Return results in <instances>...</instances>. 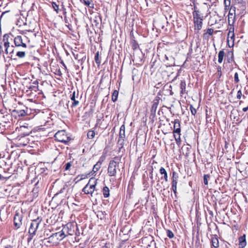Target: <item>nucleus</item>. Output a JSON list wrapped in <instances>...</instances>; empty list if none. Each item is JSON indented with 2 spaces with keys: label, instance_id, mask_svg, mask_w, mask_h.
Masks as SVG:
<instances>
[{
  "label": "nucleus",
  "instance_id": "obj_1",
  "mask_svg": "<svg viewBox=\"0 0 248 248\" xmlns=\"http://www.w3.org/2000/svg\"><path fill=\"white\" fill-rule=\"evenodd\" d=\"M193 16V22L194 24V30L197 32L202 29V21L203 16L201 13L200 10L196 6L194 7V11L192 12Z\"/></svg>",
  "mask_w": 248,
  "mask_h": 248
},
{
  "label": "nucleus",
  "instance_id": "obj_2",
  "mask_svg": "<svg viewBox=\"0 0 248 248\" xmlns=\"http://www.w3.org/2000/svg\"><path fill=\"white\" fill-rule=\"evenodd\" d=\"M120 159L121 157L116 156L114 157L113 160L110 161L108 168V173L109 176H115L116 175Z\"/></svg>",
  "mask_w": 248,
  "mask_h": 248
},
{
  "label": "nucleus",
  "instance_id": "obj_3",
  "mask_svg": "<svg viewBox=\"0 0 248 248\" xmlns=\"http://www.w3.org/2000/svg\"><path fill=\"white\" fill-rule=\"evenodd\" d=\"M97 184V180L94 178H91L89 179L88 184L83 187L82 191L85 194H90L93 196V194L95 190V187Z\"/></svg>",
  "mask_w": 248,
  "mask_h": 248
},
{
  "label": "nucleus",
  "instance_id": "obj_4",
  "mask_svg": "<svg viewBox=\"0 0 248 248\" xmlns=\"http://www.w3.org/2000/svg\"><path fill=\"white\" fill-rule=\"evenodd\" d=\"M9 35L6 34L3 36V47L4 48V53L9 54L10 57L12 58L14 53V46H10V42L9 41Z\"/></svg>",
  "mask_w": 248,
  "mask_h": 248
},
{
  "label": "nucleus",
  "instance_id": "obj_5",
  "mask_svg": "<svg viewBox=\"0 0 248 248\" xmlns=\"http://www.w3.org/2000/svg\"><path fill=\"white\" fill-rule=\"evenodd\" d=\"M42 220V219L41 218L38 217L37 218L31 221L29 229V233L30 234L32 235V236H34L36 232L39 228Z\"/></svg>",
  "mask_w": 248,
  "mask_h": 248
},
{
  "label": "nucleus",
  "instance_id": "obj_6",
  "mask_svg": "<svg viewBox=\"0 0 248 248\" xmlns=\"http://www.w3.org/2000/svg\"><path fill=\"white\" fill-rule=\"evenodd\" d=\"M54 137L56 140L64 143H67L70 140V138L66 135L64 130L58 131Z\"/></svg>",
  "mask_w": 248,
  "mask_h": 248
},
{
  "label": "nucleus",
  "instance_id": "obj_7",
  "mask_svg": "<svg viewBox=\"0 0 248 248\" xmlns=\"http://www.w3.org/2000/svg\"><path fill=\"white\" fill-rule=\"evenodd\" d=\"M68 229V224L66 227H64L63 229L59 232L54 233L51 234L49 238H56L57 240H62L66 236L65 233V231Z\"/></svg>",
  "mask_w": 248,
  "mask_h": 248
},
{
  "label": "nucleus",
  "instance_id": "obj_8",
  "mask_svg": "<svg viewBox=\"0 0 248 248\" xmlns=\"http://www.w3.org/2000/svg\"><path fill=\"white\" fill-rule=\"evenodd\" d=\"M23 215L17 213L16 214L14 218V226L16 229H19L22 224Z\"/></svg>",
  "mask_w": 248,
  "mask_h": 248
},
{
  "label": "nucleus",
  "instance_id": "obj_9",
  "mask_svg": "<svg viewBox=\"0 0 248 248\" xmlns=\"http://www.w3.org/2000/svg\"><path fill=\"white\" fill-rule=\"evenodd\" d=\"M14 44L16 47H27L26 44L23 42L22 36L20 35H18L14 38Z\"/></svg>",
  "mask_w": 248,
  "mask_h": 248
},
{
  "label": "nucleus",
  "instance_id": "obj_10",
  "mask_svg": "<svg viewBox=\"0 0 248 248\" xmlns=\"http://www.w3.org/2000/svg\"><path fill=\"white\" fill-rule=\"evenodd\" d=\"M235 9H236L235 7L231 6V10H230V11L229 13L228 16V23H229V25L231 26H233V24L235 21V15H233V14L232 13H231V11L232 10H233V11L235 13Z\"/></svg>",
  "mask_w": 248,
  "mask_h": 248
},
{
  "label": "nucleus",
  "instance_id": "obj_11",
  "mask_svg": "<svg viewBox=\"0 0 248 248\" xmlns=\"http://www.w3.org/2000/svg\"><path fill=\"white\" fill-rule=\"evenodd\" d=\"M124 138H125V126L124 124H123L120 127V132H119V138L118 142H121V144H122L124 141Z\"/></svg>",
  "mask_w": 248,
  "mask_h": 248
},
{
  "label": "nucleus",
  "instance_id": "obj_12",
  "mask_svg": "<svg viewBox=\"0 0 248 248\" xmlns=\"http://www.w3.org/2000/svg\"><path fill=\"white\" fill-rule=\"evenodd\" d=\"M211 245L215 248L219 247V241L217 235H212L211 239Z\"/></svg>",
  "mask_w": 248,
  "mask_h": 248
},
{
  "label": "nucleus",
  "instance_id": "obj_13",
  "mask_svg": "<svg viewBox=\"0 0 248 248\" xmlns=\"http://www.w3.org/2000/svg\"><path fill=\"white\" fill-rule=\"evenodd\" d=\"M246 237V234H244L242 236L239 237V248H244L247 245Z\"/></svg>",
  "mask_w": 248,
  "mask_h": 248
},
{
  "label": "nucleus",
  "instance_id": "obj_14",
  "mask_svg": "<svg viewBox=\"0 0 248 248\" xmlns=\"http://www.w3.org/2000/svg\"><path fill=\"white\" fill-rule=\"evenodd\" d=\"M76 93L75 91H74L72 93V94L71 95V96H70L71 100L73 101L71 105V107H72V108L76 107L79 104V101L76 99ZM77 96H78V93H77ZM77 98H78V96H77Z\"/></svg>",
  "mask_w": 248,
  "mask_h": 248
},
{
  "label": "nucleus",
  "instance_id": "obj_15",
  "mask_svg": "<svg viewBox=\"0 0 248 248\" xmlns=\"http://www.w3.org/2000/svg\"><path fill=\"white\" fill-rule=\"evenodd\" d=\"M235 4L241 9H246L245 3L243 0H234Z\"/></svg>",
  "mask_w": 248,
  "mask_h": 248
},
{
  "label": "nucleus",
  "instance_id": "obj_16",
  "mask_svg": "<svg viewBox=\"0 0 248 248\" xmlns=\"http://www.w3.org/2000/svg\"><path fill=\"white\" fill-rule=\"evenodd\" d=\"M13 113L17 114L19 117L24 116L26 115V112L23 109H14Z\"/></svg>",
  "mask_w": 248,
  "mask_h": 248
},
{
  "label": "nucleus",
  "instance_id": "obj_17",
  "mask_svg": "<svg viewBox=\"0 0 248 248\" xmlns=\"http://www.w3.org/2000/svg\"><path fill=\"white\" fill-rule=\"evenodd\" d=\"M214 32V29L212 28H208L206 31L203 34V37L205 39H208L209 35H212Z\"/></svg>",
  "mask_w": 248,
  "mask_h": 248
},
{
  "label": "nucleus",
  "instance_id": "obj_18",
  "mask_svg": "<svg viewBox=\"0 0 248 248\" xmlns=\"http://www.w3.org/2000/svg\"><path fill=\"white\" fill-rule=\"evenodd\" d=\"M159 172H160V174H163V176H164L163 177H161V179L163 178L166 182H167L168 181V174H167V172L166 170H165V169L163 167H161L159 170Z\"/></svg>",
  "mask_w": 248,
  "mask_h": 248
},
{
  "label": "nucleus",
  "instance_id": "obj_19",
  "mask_svg": "<svg viewBox=\"0 0 248 248\" xmlns=\"http://www.w3.org/2000/svg\"><path fill=\"white\" fill-rule=\"evenodd\" d=\"M225 55V52L223 50H221L219 51L218 54V62L219 63H221L223 61V58Z\"/></svg>",
  "mask_w": 248,
  "mask_h": 248
},
{
  "label": "nucleus",
  "instance_id": "obj_20",
  "mask_svg": "<svg viewBox=\"0 0 248 248\" xmlns=\"http://www.w3.org/2000/svg\"><path fill=\"white\" fill-rule=\"evenodd\" d=\"M103 194L105 198H108L109 196V189L108 186H105L103 187Z\"/></svg>",
  "mask_w": 248,
  "mask_h": 248
},
{
  "label": "nucleus",
  "instance_id": "obj_21",
  "mask_svg": "<svg viewBox=\"0 0 248 248\" xmlns=\"http://www.w3.org/2000/svg\"><path fill=\"white\" fill-rule=\"evenodd\" d=\"M26 128H27V127L26 126H22L20 127L21 130L22 131H24V132L21 134V135H22V137H25V136H28V135H29L30 133H31L30 131H29L28 132H25V130Z\"/></svg>",
  "mask_w": 248,
  "mask_h": 248
},
{
  "label": "nucleus",
  "instance_id": "obj_22",
  "mask_svg": "<svg viewBox=\"0 0 248 248\" xmlns=\"http://www.w3.org/2000/svg\"><path fill=\"white\" fill-rule=\"evenodd\" d=\"M84 3L90 8H93V4L92 0H83Z\"/></svg>",
  "mask_w": 248,
  "mask_h": 248
},
{
  "label": "nucleus",
  "instance_id": "obj_23",
  "mask_svg": "<svg viewBox=\"0 0 248 248\" xmlns=\"http://www.w3.org/2000/svg\"><path fill=\"white\" fill-rule=\"evenodd\" d=\"M101 165V162H98L95 165H94L93 171L94 172H95L98 170L100 168Z\"/></svg>",
  "mask_w": 248,
  "mask_h": 248
},
{
  "label": "nucleus",
  "instance_id": "obj_24",
  "mask_svg": "<svg viewBox=\"0 0 248 248\" xmlns=\"http://www.w3.org/2000/svg\"><path fill=\"white\" fill-rule=\"evenodd\" d=\"M118 95V92L117 90H114L112 95V100L113 102H115L117 100Z\"/></svg>",
  "mask_w": 248,
  "mask_h": 248
},
{
  "label": "nucleus",
  "instance_id": "obj_25",
  "mask_svg": "<svg viewBox=\"0 0 248 248\" xmlns=\"http://www.w3.org/2000/svg\"><path fill=\"white\" fill-rule=\"evenodd\" d=\"M95 132L93 130H89L87 133V137L89 139H92L94 137Z\"/></svg>",
  "mask_w": 248,
  "mask_h": 248
},
{
  "label": "nucleus",
  "instance_id": "obj_26",
  "mask_svg": "<svg viewBox=\"0 0 248 248\" xmlns=\"http://www.w3.org/2000/svg\"><path fill=\"white\" fill-rule=\"evenodd\" d=\"M230 34H232V35L230 36V38L233 42L234 40V28L232 27L229 29Z\"/></svg>",
  "mask_w": 248,
  "mask_h": 248
},
{
  "label": "nucleus",
  "instance_id": "obj_27",
  "mask_svg": "<svg viewBox=\"0 0 248 248\" xmlns=\"http://www.w3.org/2000/svg\"><path fill=\"white\" fill-rule=\"evenodd\" d=\"M177 182H172V190L175 194L177 193Z\"/></svg>",
  "mask_w": 248,
  "mask_h": 248
},
{
  "label": "nucleus",
  "instance_id": "obj_28",
  "mask_svg": "<svg viewBox=\"0 0 248 248\" xmlns=\"http://www.w3.org/2000/svg\"><path fill=\"white\" fill-rule=\"evenodd\" d=\"M186 82L185 81H181L180 83V88L181 89V93H183L184 91H185L186 89Z\"/></svg>",
  "mask_w": 248,
  "mask_h": 248
},
{
  "label": "nucleus",
  "instance_id": "obj_29",
  "mask_svg": "<svg viewBox=\"0 0 248 248\" xmlns=\"http://www.w3.org/2000/svg\"><path fill=\"white\" fill-rule=\"evenodd\" d=\"M173 135L174 136L175 134H178V135L181 136V128L180 127H179V125H178V127H176V128H174L173 129Z\"/></svg>",
  "mask_w": 248,
  "mask_h": 248
},
{
  "label": "nucleus",
  "instance_id": "obj_30",
  "mask_svg": "<svg viewBox=\"0 0 248 248\" xmlns=\"http://www.w3.org/2000/svg\"><path fill=\"white\" fill-rule=\"evenodd\" d=\"M25 52L23 51H19L16 53V56L20 58H23L25 57Z\"/></svg>",
  "mask_w": 248,
  "mask_h": 248
},
{
  "label": "nucleus",
  "instance_id": "obj_31",
  "mask_svg": "<svg viewBox=\"0 0 248 248\" xmlns=\"http://www.w3.org/2000/svg\"><path fill=\"white\" fill-rule=\"evenodd\" d=\"M51 4L54 11H55L57 13H59V5L57 4L55 2H52Z\"/></svg>",
  "mask_w": 248,
  "mask_h": 248
},
{
  "label": "nucleus",
  "instance_id": "obj_32",
  "mask_svg": "<svg viewBox=\"0 0 248 248\" xmlns=\"http://www.w3.org/2000/svg\"><path fill=\"white\" fill-rule=\"evenodd\" d=\"M178 179V174L176 172L173 171L172 173V182H177Z\"/></svg>",
  "mask_w": 248,
  "mask_h": 248
},
{
  "label": "nucleus",
  "instance_id": "obj_33",
  "mask_svg": "<svg viewBox=\"0 0 248 248\" xmlns=\"http://www.w3.org/2000/svg\"><path fill=\"white\" fill-rule=\"evenodd\" d=\"M157 107V104L156 103H154L152 106V108L151 109V111L152 113H155L156 111V109Z\"/></svg>",
  "mask_w": 248,
  "mask_h": 248
},
{
  "label": "nucleus",
  "instance_id": "obj_34",
  "mask_svg": "<svg viewBox=\"0 0 248 248\" xmlns=\"http://www.w3.org/2000/svg\"><path fill=\"white\" fill-rule=\"evenodd\" d=\"M95 61L97 64H100L101 60L99 58V52H97L95 55Z\"/></svg>",
  "mask_w": 248,
  "mask_h": 248
},
{
  "label": "nucleus",
  "instance_id": "obj_35",
  "mask_svg": "<svg viewBox=\"0 0 248 248\" xmlns=\"http://www.w3.org/2000/svg\"><path fill=\"white\" fill-rule=\"evenodd\" d=\"M209 178H210V175L209 174H205L204 175L203 182H204V184L205 185H208V180L209 179Z\"/></svg>",
  "mask_w": 248,
  "mask_h": 248
},
{
  "label": "nucleus",
  "instance_id": "obj_36",
  "mask_svg": "<svg viewBox=\"0 0 248 248\" xmlns=\"http://www.w3.org/2000/svg\"><path fill=\"white\" fill-rule=\"evenodd\" d=\"M174 139H175V140L176 141L177 144L179 145L181 143L180 136L178 135V136H177V135L175 134V135L174 136Z\"/></svg>",
  "mask_w": 248,
  "mask_h": 248
},
{
  "label": "nucleus",
  "instance_id": "obj_37",
  "mask_svg": "<svg viewBox=\"0 0 248 248\" xmlns=\"http://www.w3.org/2000/svg\"><path fill=\"white\" fill-rule=\"evenodd\" d=\"M189 108L191 114L193 115H195V114L197 113V111L196 109L193 107V106L192 105H190Z\"/></svg>",
  "mask_w": 248,
  "mask_h": 248
},
{
  "label": "nucleus",
  "instance_id": "obj_38",
  "mask_svg": "<svg viewBox=\"0 0 248 248\" xmlns=\"http://www.w3.org/2000/svg\"><path fill=\"white\" fill-rule=\"evenodd\" d=\"M167 234L169 238H172L174 237L173 233L170 230H168L167 231Z\"/></svg>",
  "mask_w": 248,
  "mask_h": 248
},
{
  "label": "nucleus",
  "instance_id": "obj_39",
  "mask_svg": "<svg viewBox=\"0 0 248 248\" xmlns=\"http://www.w3.org/2000/svg\"><path fill=\"white\" fill-rule=\"evenodd\" d=\"M72 165V162H68L65 165V170H69L70 167Z\"/></svg>",
  "mask_w": 248,
  "mask_h": 248
},
{
  "label": "nucleus",
  "instance_id": "obj_40",
  "mask_svg": "<svg viewBox=\"0 0 248 248\" xmlns=\"http://www.w3.org/2000/svg\"><path fill=\"white\" fill-rule=\"evenodd\" d=\"M178 125H179V127H180V121L178 119H175L174 120V128L178 127Z\"/></svg>",
  "mask_w": 248,
  "mask_h": 248
},
{
  "label": "nucleus",
  "instance_id": "obj_41",
  "mask_svg": "<svg viewBox=\"0 0 248 248\" xmlns=\"http://www.w3.org/2000/svg\"><path fill=\"white\" fill-rule=\"evenodd\" d=\"M61 7H62V9L63 11V14L64 16V17L65 18L66 15V8H65V6H64L63 2L62 3Z\"/></svg>",
  "mask_w": 248,
  "mask_h": 248
},
{
  "label": "nucleus",
  "instance_id": "obj_42",
  "mask_svg": "<svg viewBox=\"0 0 248 248\" xmlns=\"http://www.w3.org/2000/svg\"><path fill=\"white\" fill-rule=\"evenodd\" d=\"M234 81L236 82V83H238L239 82V78H238V74L237 73H235V74H234Z\"/></svg>",
  "mask_w": 248,
  "mask_h": 248
},
{
  "label": "nucleus",
  "instance_id": "obj_43",
  "mask_svg": "<svg viewBox=\"0 0 248 248\" xmlns=\"http://www.w3.org/2000/svg\"><path fill=\"white\" fill-rule=\"evenodd\" d=\"M217 75L220 77L221 76V67L220 66H218L217 68Z\"/></svg>",
  "mask_w": 248,
  "mask_h": 248
},
{
  "label": "nucleus",
  "instance_id": "obj_44",
  "mask_svg": "<svg viewBox=\"0 0 248 248\" xmlns=\"http://www.w3.org/2000/svg\"><path fill=\"white\" fill-rule=\"evenodd\" d=\"M146 240H149L151 242V243H152L153 241V240H152V237H151V236H149L148 237H147L142 239V242L144 241H145Z\"/></svg>",
  "mask_w": 248,
  "mask_h": 248
},
{
  "label": "nucleus",
  "instance_id": "obj_45",
  "mask_svg": "<svg viewBox=\"0 0 248 248\" xmlns=\"http://www.w3.org/2000/svg\"><path fill=\"white\" fill-rule=\"evenodd\" d=\"M224 7H229L231 4V1H224Z\"/></svg>",
  "mask_w": 248,
  "mask_h": 248
},
{
  "label": "nucleus",
  "instance_id": "obj_46",
  "mask_svg": "<svg viewBox=\"0 0 248 248\" xmlns=\"http://www.w3.org/2000/svg\"><path fill=\"white\" fill-rule=\"evenodd\" d=\"M241 96H242V92H241V90H239L237 93L236 98L238 99H240L241 98Z\"/></svg>",
  "mask_w": 248,
  "mask_h": 248
},
{
  "label": "nucleus",
  "instance_id": "obj_47",
  "mask_svg": "<svg viewBox=\"0 0 248 248\" xmlns=\"http://www.w3.org/2000/svg\"><path fill=\"white\" fill-rule=\"evenodd\" d=\"M65 232L69 235H72L73 234L72 231H71V230H69V228L68 229H67L66 231H65Z\"/></svg>",
  "mask_w": 248,
  "mask_h": 248
},
{
  "label": "nucleus",
  "instance_id": "obj_48",
  "mask_svg": "<svg viewBox=\"0 0 248 248\" xmlns=\"http://www.w3.org/2000/svg\"><path fill=\"white\" fill-rule=\"evenodd\" d=\"M33 237V236H32V235L30 234V237L28 238V242H30L32 239Z\"/></svg>",
  "mask_w": 248,
  "mask_h": 248
},
{
  "label": "nucleus",
  "instance_id": "obj_49",
  "mask_svg": "<svg viewBox=\"0 0 248 248\" xmlns=\"http://www.w3.org/2000/svg\"><path fill=\"white\" fill-rule=\"evenodd\" d=\"M232 35V34H230V32H228V38H230V36Z\"/></svg>",
  "mask_w": 248,
  "mask_h": 248
},
{
  "label": "nucleus",
  "instance_id": "obj_50",
  "mask_svg": "<svg viewBox=\"0 0 248 248\" xmlns=\"http://www.w3.org/2000/svg\"><path fill=\"white\" fill-rule=\"evenodd\" d=\"M243 111L244 112H246V111H248V110H247V108H246L245 107V108H243Z\"/></svg>",
  "mask_w": 248,
  "mask_h": 248
},
{
  "label": "nucleus",
  "instance_id": "obj_51",
  "mask_svg": "<svg viewBox=\"0 0 248 248\" xmlns=\"http://www.w3.org/2000/svg\"><path fill=\"white\" fill-rule=\"evenodd\" d=\"M7 12H8V11H7V12H3V13L2 14V15H1V17H2V16H3V15L6 13H7Z\"/></svg>",
  "mask_w": 248,
  "mask_h": 248
},
{
  "label": "nucleus",
  "instance_id": "obj_52",
  "mask_svg": "<svg viewBox=\"0 0 248 248\" xmlns=\"http://www.w3.org/2000/svg\"><path fill=\"white\" fill-rule=\"evenodd\" d=\"M102 248H108V247L106 245L103 246Z\"/></svg>",
  "mask_w": 248,
  "mask_h": 248
},
{
  "label": "nucleus",
  "instance_id": "obj_53",
  "mask_svg": "<svg viewBox=\"0 0 248 248\" xmlns=\"http://www.w3.org/2000/svg\"><path fill=\"white\" fill-rule=\"evenodd\" d=\"M229 7H224V9H225V10H226H226H228V9H229Z\"/></svg>",
  "mask_w": 248,
  "mask_h": 248
},
{
  "label": "nucleus",
  "instance_id": "obj_54",
  "mask_svg": "<svg viewBox=\"0 0 248 248\" xmlns=\"http://www.w3.org/2000/svg\"><path fill=\"white\" fill-rule=\"evenodd\" d=\"M6 248H12L11 246H8Z\"/></svg>",
  "mask_w": 248,
  "mask_h": 248
},
{
  "label": "nucleus",
  "instance_id": "obj_55",
  "mask_svg": "<svg viewBox=\"0 0 248 248\" xmlns=\"http://www.w3.org/2000/svg\"><path fill=\"white\" fill-rule=\"evenodd\" d=\"M36 83H38V82H37V81H35V82H33V83H34V84H36Z\"/></svg>",
  "mask_w": 248,
  "mask_h": 248
},
{
  "label": "nucleus",
  "instance_id": "obj_56",
  "mask_svg": "<svg viewBox=\"0 0 248 248\" xmlns=\"http://www.w3.org/2000/svg\"><path fill=\"white\" fill-rule=\"evenodd\" d=\"M232 56H233V53L232 52H231Z\"/></svg>",
  "mask_w": 248,
  "mask_h": 248
},
{
  "label": "nucleus",
  "instance_id": "obj_57",
  "mask_svg": "<svg viewBox=\"0 0 248 248\" xmlns=\"http://www.w3.org/2000/svg\"><path fill=\"white\" fill-rule=\"evenodd\" d=\"M211 0H206V1H210V2H211Z\"/></svg>",
  "mask_w": 248,
  "mask_h": 248
},
{
  "label": "nucleus",
  "instance_id": "obj_58",
  "mask_svg": "<svg viewBox=\"0 0 248 248\" xmlns=\"http://www.w3.org/2000/svg\"><path fill=\"white\" fill-rule=\"evenodd\" d=\"M62 63H63V66H64L65 67H66V66H65V64H64L63 62H62Z\"/></svg>",
  "mask_w": 248,
  "mask_h": 248
},
{
  "label": "nucleus",
  "instance_id": "obj_59",
  "mask_svg": "<svg viewBox=\"0 0 248 248\" xmlns=\"http://www.w3.org/2000/svg\"><path fill=\"white\" fill-rule=\"evenodd\" d=\"M224 1H229V0H224ZM229 1H231V0H229Z\"/></svg>",
  "mask_w": 248,
  "mask_h": 248
},
{
  "label": "nucleus",
  "instance_id": "obj_60",
  "mask_svg": "<svg viewBox=\"0 0 248 248\" xmlns=\"http://www.w3.org/2000/svg\"><path fill=\"white\" fill-rule=\"evenodd\" d=\"M246 108H247V110H248V107H246Z\"/></svg>",
  "mask_w": 248,
  "mask_h": 248
}]
</instances>
